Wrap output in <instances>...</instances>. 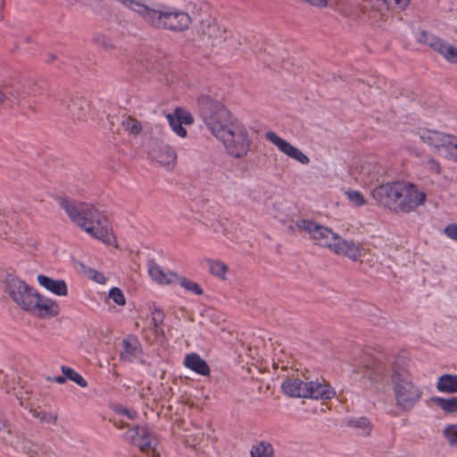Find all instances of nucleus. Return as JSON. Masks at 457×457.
Listing matches in <instances>:
<instances>
[{"label": "nucleus", "mask_w": 457, "mask_h": 457, "mask_svg": "<svg viewBox=\"0 0 457 457\" xmlns=\"http://www.w3.org/2000/svg\"><path fill=\"white\" fill-rule=\"evenodd\" d=\"M4 291L21 309L36 317L51 318L59 313V305L55 301L39 295L19 278L7 276Z\"/></svg>", "instance_id": "f257e3e1"}, {"label": "nucleus", "mask_w": 457, "mask_h": 457, "mask_svg": "<svg viewBox=\"0 0 457 457\" xmlns=\"http://www.w3.org/2000/svg\"><path fill=\"white\" fill-rule=\"evenodd\" d=\"M125 8L137 13L150 27L174 32L187 30L191 23L190 15L180 9H155L141 0H115Z\"/></svg>", "instance_id": "f03ea898"}, {"label": "nucleus", "mask_w": 457, "mask_h": 457, "mask_svg": "<svg viewBox=\"0 0 457 457\" xmlns=\"http://www.w3.org/2000/svg\"><path fill=\"white\" fill-rule=\"evenodd\" d=\"M381 204L395 212H411L424 205L426 193L415 184L395 182L381 185L373 192Z\"/></svg>", "instance_id": "7ed1b4c3"}, {"label": "nucleus", "mask_w": 457, "mask_h": 457, "mask_svg": "<svg viewBox=\"0 0 457 457\" xmlns=\"http://www.w3.org/2000/svg\"><path fill=\"white\" fill-rule=\"evenodd\" d=\"M61 207L87 234L108 245L113 242L114 236L108 219L95 206L85 204L77 206L72 202L62 199Z\"/></svg>", "instance_id": "20e7f679"}, {"label": "nucleus", "mask_w": 457, "mask_h": 457, "mask_svg": "<svg viewBox=\"0 0 457 457\" xmlns=\"http://www.w3.org/2000/svg\"><path fill=\"white\" fill-rule=\"evenodd\" d=\"M201 115L206 126L216 137L228 130L232 124L238 122L232 119L223 104L212 99H205L203 102Z\"/></svg>", "instance_id": "39448f33"}, {"label": "nucleus", "mask_w": 457, "mask_h": 457, "mask_svg": "<svg viewBox=\"0 0 457 457\" xmlns=\"http://www.w3.org/2000/svg\"><path fill=\"white\" fill-rule=\"evenodd\" d=\"M392 383L396 404L400 408L409 410L420 399L421 391L413 383L409 372L405 370L395 371L392 376Z\"/></svg>", "instance_id": "423d86ee"}, {"label": "nucleus", "mask_w": 457, "mask_h": 457, "mask_svg": "<svg viewBox=\"0 0 457 457\" xmlns=\"http://www.w3.org/2000/svg\"><path fill=\"white\" fill-rule=\"evenodd\" d=\"M217 138L223 143L228 152L235 157L245 155L250 148L247 131L240 122L232 124L228 130L219 135Z\"/></svg>", "instance_id": "0eeeda50"}, {"label": "nucleus", "mask_w": 457, "mask_h": 457, "mask_svg": "<svg viewBox=\"0 0 457 457\" xmlns=\"http://www.w3.org/2000/svg\"><path fill=\"white\" fill-rule=\"evenodd\" d=\"M164 320V312L154 309L150 315L140 314L136 321V326L141 328L146 340L157 341L163 337L162 324Z\"/></svg>", "instance_id": "6e6552de"}, {"label": "nucleus", "mask_w": 457, "mask_h": 457, "mask_svg": "<svg viewBox=\"0 0 457 457\" xmlns=\"http://www.w3.org/2000/svg\"><path fill=\"white\" fill-rule=\"evenodd\" d=\"M183 431L185 441L191 447L205 448L216 442L214 430L208 426L201 427L195 422H187Z\"/></svg>", "instance_id": "1a4fd4ad"}, {"label": "nucleus", "mask_w": 457, "mask_h": 457, "mask_svg": "<svg viewBox=\"0 0 457 457\" xmlns=\"http://www.w3.org/2000/svg\"><path fill=\"white\" fill-rule=\"evenodd\" d=\"M296 227L301 231L308 234L319 246L329 250L338 235L327 227L307 220H299Z\"/></svg>", "instance_id": "9d476101"}, {"label": "nucleus", "mask_w": 457, "mask_h": 457, "mask_svg": "<svg viewBox=\"0 0 457 457\" xmlns=\"http://www.w3.org/2000/svg\"><path fill=\"white\" fill-rule=\"evenodd\" d=\"M126 436L143 453L149 457H160L156 449L157 440L146 428H132L128 430Z\"/></svg>", "instance_id": "9b49d317"}, {"label": "nucleus", "mask_w": 457, "mask_h": 457, "mask_svg": "<svg viewBox=\"0 0 457 457\" xmlns=\"http://www.w3.org/2000/svg\"><path fill=\"white\" fill-rule=\"evenodd\" d=\"M421 141L435 149L445 150L455 158L457 154V139L438 131L422 129L420 132Z\"/></svg>", "instance_id": "f8f14e48"}, {"label": "nucleus", "mask_w": 457, "mask_h": 457, "mask_svg": "<svg viewBox=\"0 0 457 457\" xmlns=\"http://www.w3.org/2000/svg\"><path fill=\"white\" fill-rule=\"evenodd\" d=\"M198 33L201 39L212 47L219 46L227 39V29L215 20L203 21Z\"/></svg>", "instance_id": "ddd939ff"}, {"label": "nucleus", "mask_w": 457, "mask_h": 457, "mask_svg": "<svg viewBox=\"0 0 457 457\" xmlns=\"http://www.w3.org/2000/svg\"><path fill=\"white\" fill-rule=\"evenodd\" d=\"M28 93L25 87L13 79L0 81V104L19 105L27 99Z\"/></svg>", "instance_id": "4468645a"}, {"label": "nucleus", "mask_w": 457, "mask_h": 457, "mask_svg": "<svg viewBox=\"0 0 457 457\" xmlns=\"http://www.w3.org/2000/svg\"><path fill=\"white\" fill-rule=\"evenodd\" d=\"M330 251L337 255L347 257L353 262H361V245L353 240L343 238L339 235H337Z\"/></svg>", "instance_id": "2eb2a0df"}, {"label": "nucleus", "mask_w": 457, "mask_h": 457, "mask_svg": "<svg viewBox=\"0 0 457 457\" xmlns=\"http://www.w3.org/2000/svg\"><path fill=\"white\" fill-rule=\"evenodd\" d=\"M424 42L433 50L437 52L448 62L457 64V47L447 43L444 39L432 35L424 33Z\"/></svg>", "instance_id": "dca6fc26"}, {"label": "nucleus", "mask_w": 457, "mask_h": 457, "mask_svg": "<svg viewBox=\"0 0 457 457\" xmlns=\"http://www.w3.org/2000/svg\"><path fill=\"white\" fill-rule=\"evenodd\" d=\"M149 154L153 160L169 170L176 166L177 153L170 145L155 143L149 150Z\"/></svg>", "instance_id": "f3484780"}, {"label": "nucleus", "mask_w": 457, "mask_h": 457, "mask_svg": "<svg viewBox=\"0 0 457 457\" xmlns=\"http://www.w3.org/2000/svg\"><path fill=\"white\" fill-rule=\"evenodd\" d=\"M266 138L275 145L282 153L287 156L295 159L300 163L306 164L309 162V158L302 153L298 148L290 145L287 141L279 137L275 132L268 131L265 134Z\"/></svg>", "instance_id": "a211bd4d"}, {"label": "nucleus", "mask_w": 457, "mask_h": 457, "mask_svg": "<svg viewBox=\"0 0 457 457\" xmlns=\"http://www.w3.org/2000/svg\"><path fill=\"white\" fill-rule=\"evenodd\" d=\"M309 382L297 378H290L282 384V389L285 394L292 397H308Z\"/></svg>", "instance_id": "6ab92c4d"}, {"label": "nucleus", "mask_w": 457, "mask_h": 457, "mask_svg": "<svg viewBox=\"0 0 457 457\" xmlns=\"http://www.w3.org/2000/svg\"><path fill=\"white\" fill-rule=\"evenodd\" d=\"M70 115L76 120H85L89 114L88 102L79 96L72 97L67 104Z\"/></svg>", "instance_id": "aec40b11"}, {"label": "nucleus", "mask_w": 457, "mask_h": 457, "mask_svg": "<svg viewBox=\"0 0 457 457\" xmlns=\"http://www.w3.org/2000/svg\"><path fill=\"white\" fill-rule=\"evenodd\" d=\"M37 279L41 287L58 296L68 295V287L63 280L54 279L45 275H38Z\"/></svg>", "instance_id": "412c9836"}, {"label": "nucleus", "mask_w": 457, "mask_h": 457, "mask_svg": "<svg viewBox=\"0 0 457 457\" xmlns=\"http://www.w3.org/2000/svg\"><path fill=\"white\" fill-rule=\"evenodd\" d=\"M308 397L313 399H331L335 391L325 382L310 381L308 386Z\"/></svg>", "instance_id": "4be33fe9"}, {"label": "nucleus", "mask_w": 457, "mask_h": 457, "mask_svg": "<svg viewBox=\"0 0 457 457\" xmlns=\"http://www.w3.org/2000/svg\"><path fill=\"white\" fill-rule=\"evenodd\" d=\"M184 365L202 376H208L211 372L207 362L196 353L187 354L184 360Z\"/></svg>", "instance_id": "5701e85b"}, {"label": "nucleus", "mask_w": 457, "mask_h": 457, "mask_svg": "<svg viewBox=\"0 0 457 457\" xmlns=\"http://www.w3.org/2000/svg\"><path fill=\"white\" fill-rule=\"evenodd\" d=\"M148 273L155 282L161 285L175 283L178 278V276L175 273L164 270L158 265L150 266Z\"/></svg>", "instance_id": "b1692460"}, {"label": "nucleus", "mask_w": 457, "mask_h": 457, "mask_svg": "<svg viewBox=\"0 0 457 457\" xmlns=\"http://www.w3.org/2000/svg\"><path fill=\"white\" fill-rule=\"evenodd\" d=\"M121 358L125 361H132L140 353V344L135 337H128L122 341Z\"/></svg>", "instance_id": "393cba45"}, {"label": "nucleus", "mask_w": 457, "mask_h": 457, "mask_svg": "<svg viewBox=\"0 0 457 457\" xmlns=\"http://www.w3.org/2000/svg\"><path fill=\"white\" fill-rule=\"evenodd\" d=\"M29 411L35 419L38 420L39 422L41 423L54 426L57 424L59 418V414L57 411L33 407H29Z\"/></svg>", "instance_id": "a878e982"}, {"label": "nucleus", "mask_w": 457, "mask_h": 457, "mask_svg": "<svg viewBox=\"0 0 457 457\" xmlns=\"http://www.w3.org/2000/svg\"><path fill=\"white\" fill-rule=\"evenodd\" d=\"M120 125L129 136L134 137H138L144 130L142 122L130 115L123 117Z\"/></svg>", "instance_id": "bb28decb"}, {"label": "nucleus", "mask_w": 457, "mask_h": 457, "mask_svg": "<svg viewBox=\"0 0 457 457\" xmlns=\"http://www.w3.org/2000/svg\"><path fill=\"white\" fill-rule=\"evenodd\" d=\"M436 388L440 392L448 394L457 392V376L445 374L438 378Z\"/></svg>", "instance_id": "cd10ccee"}, {"label": "nucleus", "mask_w": 457, "mask_h": 457, "mask_svg": "<svg viewBox=\"0 0 457 457\" xmlns=\"http://www.w3.org/2000/svg\"><path fill=\"white\" fill-rule=\"evenodd\" d=\"M8 436L3 437V443L12 449L25 451L26 444L22 436L18 434H13L10 429H7Z\"/></svg>", "instance_id": "c85d7f7f"}, {"label": "nucleus", "mask_w": 457, "mask_h": 457, "mask_svg": "<svg viewBox=\"0 0 457 457\" xmlns=\"http://www.w3.org/2000/svg\"><path fill=\"white\" fill-rule=\"evenodd\" d=\"M208 267L212 275L220 279H226V274L228 270V267L226 263L219 260H210L208 261Z\"/></svg>", "instance_id": "c756f323"}, {"label": "nucleus", "mask_w": 457, "mask_h": 457, "mask_svg": "<svg viewBox=\"0 0 457 457\" xmlns=\"http://www.w3.org/2000/svg\"><path fill=\"white\" fill-rule=\"evenodd\" d=\"M435 403L447 413L457 412V396L451 398H436Z\"/></svg>", "instance_id": "7c9ffc66"}, {"label": "nucleus", "mask_w": 457, "mask_h": 457, "mask_svg": "<svg viewBox=\"0 0 457 457\" xmlns=\"http://www.w3.org/2000/svg\"><path fill=\"white\" fill-rule=\"evenodd\" d=\"M272 453L271 445L263 442L253 446L251 451L252 457H271Z\"/></svg>", "instance_id": "2f4dec72"}, {"label": "nucleus", "mask_w": 457, "mask_h": 457, "mask_svg": "<svg viewBox=\"0 0 457 457\" xmlns=\"http://www.w3.org/2000/svg\"><path fill=\"white\" fill-rule=\"evenodd\" d=\"M170 126L172 130L179 137H185L187 136V130L182 127L181 122L179 120L177 115L173 112L172 113H169L166 116Z\"/></svg>", "instance_id": "473e14b6"}, {"label": "nucleus", "mask_w": 457, "mask_h": 457, "mask_svg": "<svg viewBox=\"0 0 457 457\" xmlns=\"http://www.w3.org/2000/svg\"><path fill=\"white\" fill-rule=\"evenodd\" d=\"M176 282H178L183 288H185L186 290L189 291V292H192L194 293L195 295H203V289L201 288V287L192 281V280H189L186 278H179L178 277Z\"/></svg>", "instance_id": "72a5a7b5"}, {"label": "nucleus", "mask_w": 457, "mask_h": 457, "mask_svg": "<svg viewBox=\"0 0 457 457\" xmlns=\"http://www.w3.org/2000/svg\"><path fill=\"white\" fill-rule=\"evenodd\" d=\"M62 371L66 378L72 380L73 382H75L81 387L87 386V381L78 372H76L71 368L62 366Z\"/></svg>", "instance_id": "f704fd0d"}, {"label": "nucleus", "mask_w": 457, "mask_h": 457, "mask_svg": "<svg viewBox=\"0 0 457 457\" xmlns=\"http://www.w3.org/2000/svg\"><path fill=\"white\" fill-rule=\"evenodd\" d=\"M345 195L347 196V199L351 204L355 207H360L367 204L366 198L360 191L348 190L345 192Z\"/></svg>", "instance_id": "c9c22d12"}, {"label": "nucleus", "mask_w": 457, "mask_h": 457, "mask_svg": "<svg viewBox=\"0 0 457 457\" xmlns=\"http://www.w3.org/2000/svg\"><path fill=\"white\" fill-rule=\"evenodd\" d=\"M444 435L451 445L457 446V425L446 427Z\"/></svg>", "instance_id": "e433bc0d"}, {"label": "nucleus", "mask_w": 457, "mask_h": 457, "mask_svg": "<svg viewBox=\"0 0 457 457\" xmlns=\"http://www.w3.org/2000/svg\"><path fill=\"white\" fill-rule=\"evenodd\" d=\"M109 298L120 306H123L126 303V298L122 291L118 287H112L110 290Z\"/></svg>", "instance_id": "4c0bfd02"}, {"label": "nucleus", "mask_w": 457, "mask_h": 457, "mask_svg": "<svg viewBox=\"0 0 457 457\" xmlns=\"http://www.w3.org/2000/svg\"><path fill=\"white\" fill-rule=\"evenodd\" d=\"M378 2H381L382 4L386 8H392V9H403L405 8L410 0H378Z\"/></svg>", "instance_id": "58836bf2"}, {"label": "nucleus", "mask_w": 457, "mask_h": 457, "mask_svg": "<svg viewBox=\"0 0 457 457\" xmlns=\"http://www.w3.org/2000/svg\"><path fill=\"white\" fill-rule=\"evenodd\" d=\"M17 382V376L15 373L11 372L5 374L3 384L4 386L5 387L6 392L10 393L11 391L14 390Z\"/></svg>", "instance_id": "ea45409f"}, {"label": "nucleus", "mask_w": 457, "mask_h": 457, "mask_svg": "<svg viewBox=\"0 0 457 457\" xmlns=\"http://www.w3.org/2000/svg\"><path fill=\"white\" fill-rule=\"evenodd\" d=\"M174 112L177 115L179 120L181 122V124L193 123L194 119L189 112H187L180 108H176L174 110Z\"/></svg>", "instance_id": "a19ab883"}, {"label": "nucleus", "mask_w": 457, "mask_h": 457, "mask_svg": "<svg viewBox=\"0 0 457 457\" xmlns=\"http://www.w3.org/2000/svg\"><path fill=\"white\" fill-rule=\"evenodd\" d=\"M351 424L355 428H362L366 434L370 431V421L366 418H358L351 420Z\"/></svg>", "instance_id": "79ce46f5"}, {"label": "nucleus", "mask_w": 457, "mask_h": 457, "mask_svg": "<svg viewBox=\"0 0 457 457\" xmlns=\"http://www.w3.org/2000/svg\"><path fill=\"white\" fill-rule=\"evenodd\" d=\"M445 235L457 241V224H450L445 228Z\"/></svg>", "instance_id": "37998d69"}, {"label": "nucleus", "mask_w": 457, "mask_h": 457, "mask_svg": "<svg viewBox=\"0 0 457 457\" xmlns=\"http://www.w3.org/2000/svg\"><path fill=\"white\" fill-rule=\"evenodd\" d=\"M89 277L96 282L99 284L105 283V277L103 273L97 271V270H90L89 271Z\"/></svg>", "instance_id": "c03bdc74"}, {"label": "nucleus", "mask_w": 457, "mask_h": 457, "mask_svg": "<svg viewBox=\"0 0 457 457\" xmlns=\"http://www.w3.org/2000/svg\"><path fill=\"white\" fill-rule=\"evenodd\" d=\"M428 168L435 172L436 174H440L441 173V167H440V164L434 159H428Z\"/></svg>", "instance_id": "a18cd8bd"}, {"label": "nucleus", "mask_w": 457, "mask_h": 457, "mask_svg": "<svg viewBox=\"0 0 457 457\" xmlns=\"http://www.w3.org/2000/svg\"><path fill=\"white\" fill-rule=\"evenodd\" d=\"M9 429V422L4 415L0 414V431Z\"/></svg>", "instance_id": "49530a36"}, {"label": "nucleus", "mask_w": 457, "mask_h": 457, "mask_svg": "<svg viewBox=\"0 0 457 457\" xmlns=\"http://www.w3.org/2000/svg\"><path fill=\"white\" fill-rule=\"evenodd\" d=\"M120 412L126 414L131 420L135 419V417L137 416V413L134 411H129L124 409L121 410Z\"/></svg>", "instance_id": "de8ad7c7"}, {"label": "nucleus", "mask_w": 457, "mask_h": 457, "mask_svg": "<svg viewBox=\"0 0 457 457\" xmlns=\"http://www.w3.org/2000/svg\"><path fill=\"white\" fill-rule=\"evenodd\" d=\"M27 454L29 455V457H37V450H35V449H29V450L27 452Z\"/></svg>", "instance_id": "09e8293b"}, {"label": "nucleus", "mask_w": 457, "mask_h": 457, "mask_svg": "<svg viewBox=\"0 0 457 457\" xmlns=\"http://www.w3.org/2000/svg\"><path fill=\"white\" fill-rule=\"evenodd\" d=\"M364 369H365V367H361V368H353V369H352L350 371H351L352 373H353V374H354V373L359 374V373L363 372V370H364Z\"/></svg>", "instance_id": "8fccbe9b"}, {"label": "nucleus", "mask_w": 457, "mask_h": 457, "mask_svg": "<svg viewBox=\"0 0 457 457\" xmlns=\"http://www.w3.org/2000/svg\"><path fill=\"white\" fill-rule=\"evenodd\" d=\"M65 380H66L65 376H64V377H57V378H55V381H56L57 383H59V384H62V383H64V382H65Z\"/></svg>", "instance_id": "3c124183"}, {"label": "nucleus", "mask_w": 457, "mask_h": 457, "mask_svg": "<svg viewBox=\"0 0 457 457\" xmlns=\"http://www.w3.org/2000/svg\"><path fill=\"white\" fill-rule=\"evenodd\" d=\"M188 319H189L190 321H194V319H193L192 316H189Z\"/></svg>", "instance_id": "603ef678"}, {"label": "nucleus", "mask_w": 457, "mask_h": 457, "mask_svg": "<svg viewBox=\"0 0 457 457\" xmlns=\"http://www.w3.org/2000/svg\"><path fill=\"white\" fill-rule=\"evenodd\" d=\"M455 160L457 161V154H455Z\"/></svg>", "instance_id": "864d4df0"}]
</instances>
